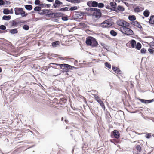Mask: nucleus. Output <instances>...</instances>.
<instances>
[{"mask_svg":"<svg viewBox=\"0 0 154 154\" xmlns=\"http://www.w3.org/2000/svg\"><path fill=\"white\" fill-rule=\"evenodd\" d=\"M125 22V21L123 20H119L117 21L116 23L118 25L121 26L123 28L124 26V23Z\"/></svg>","mask_w":154,"mask_h":154,"instance_id":"obj_19","label":"nucleus"},{"mask_svg":"<svg viewBox=\"0 0 154 154\" xmlns=\"http://www.w3.org/2000/svg\"><path fill=\"white\" fill-rule=\"evenodd\" d=\"M94 98L95 100L99 103L100 106H101L102 108L105 110V107L104 105V104L103 102L99 98V97L97 96L94 95Z\"/></svg>","mask_w":154,"mask_h":154,"instance_id":"obj_9","label":"nucleus"},{"mask_svg":"<svg viewBox=\"0 0 154 154\" xmlns=\"http://www.w3.org/2000/svg\"><path fill=\"white\" fill-rule=\"evenodd\" d=\"M81 2L79 0H72L71 3H79Z\"/></svg>","mask_w":154,"mask_h":154,"instance_id":"obj_46","label":"nucleus"},{"mask_svg":"<svg viewBox=\"0 0 154 154\" xmlns=\"http://www.w3.org/2000/svg\"><path fill=\"white\" fill-rule=\"evenodd\" d=\"M85 42L87 45L92 47H96L98 44L96 39L90 36L87 38Z\"/></svg>","mask_w":154,"mask_h":154,"instance_id":"obj_2","label":"nucleus"},{"mask_svg":"<svg viewBox=\"0 0 154 154\" xmlns=\"http://www.w3.org/2000/svg\"><path fill=\"white\" fill-rule=\"evenodd\" d=\"M3 13L4 14H8L10 13V11L8 8H5L4 9Z\"/></svg>","mask_w":154,"mask_h":154,"instance_id":"obj_34","label":"nucleus"},{"mask_svg":"<svg viewBox=\"0 0 154 154\" xmlns=\"http://www.w3.org/2000/svg\"><path fill=\"white\" fill-rule=\"evenodd\" d=\"M118 67L116 66H112V69L116 73Z\"/></svg>","mask_w":154,"mask_h":154,"instance_id":"obj_53","label":"nucleus"},{"mask_svg":"<svg viewBox=\"0 0 154 154\" xmlns=\"http://www.w3.org/2000/svg\"><path fill=\"white\" fill-rule=\"evenodd\" d=\"M24 7L26 10L30 11L32 9L33 7L31 5H26L24 6Z\"/></svg>","mask_w":154,"mask_h":154,"instance_id":"obj_29","label":"nucleus"},{"mask_svg":"<svg viewBox=\"0 0 154 154\" xmlns=\"http://www.w3.org/2000/svg\"><path fill=\"white\" fill-rule=\"evenodd\" d=\"M93 11L92 14L93 19L94 21H96L101 16L102 13L101 10L95 8Z\"/></svg>","mask_w":154,"mask_h":154,"instance_id":"obj_3","label":"nucleus"},{"mask_svg":"<svg viewBox=\"0 0 154 154\" xmlns=\"http://www.w3.org/2000/svg\"><path fill=\"white\" fill-rule=\"evenodd\" d=\"M109 116L111 117L109 112L108 111H106V118L107 119H109L110 118Z\"/></svg>","mask_w":154,"mask_h":154,"instance_id":"obj_36","label":"nucleus"},{"mask_svg":"<svg viewBox=\"0 0 154 154\" xmlns=\"http://www.w3.org/2000/svg\"><path fill=\"white\" fill-rule=\"evenodd\" d=\"M95 8H92L90 7L87 8H86V10L87 11H93L94 10Z\"/></svg>","mask_w":154,"mask_h":154,"instance_id":"obj_49","label":"nucleus"},{"mask_svg":"<svg viewBox=\"0 0 154 154\" xmlns=\"http://www.w3.org/2000/svg\"><path fill=\"white\" fill-rule=\"evenodd\" d=\"M148 51L151 54H153L154 52L153 49H148Z\"/></svg>","mask_w":154,"mask_h":154,"instance_id":"obj_56","label":"nucleus"},{"mask_svg":"<svg viewBox=\"0 0 154 154\" xmlns=\"http://www.w3.org/2000/svg\"><path fill=\"white\" fill-rule=\"evenodd\" d=\"M136 41L134 39L130 41V44L131 47L134 48L136 46Z\"/></svg>","mask_w":154,"mask_h":154,"instance_id":"obj_28","label":"nucleus"},{"mask_svg":"<svg viewBox=\"0 0 154 154\" xmlns=\"http://www.w3.org/2000/svg\"><path fill=\"white\" fill-rule=\"evenodd\" d=\"M60 42L59 41H55L51 43V45L53 47H56L60 46Z\"/></svg>","mask_w":154,"mask_h":154,"instance_id":"obj_20","label":"nucleus"},{"mask_svg":"<svg viewBox=\"0 0 154 154\" xmlns=\"http://www.w3.org/2000/svg\"><path fill=\"white\" fill-rule=\"evenodd\" d=\"M125 10V8L122 6L118 5L115 10V11L117 13L119 12L120 11H123Z\"/></svg>","mask_w":154,"mask_h":154,"instance_id":"obj_16","label":"nucleus"},{"mask_svg":"<svg viewBox=\"0 0 154 154\" xmlns=\"http://www.w3.org/2000/svg\"><path fill=\"white\" fill-rule=\"evenodd\" d=\"M150 48H153L152 47H151V46H154V42H150Z\"/></svg>","mask_w":154,"mask_h":154,"instance_id":"obj_60","label":"nucleus"},{"mask_svg":"<svg viewBox=\"0 0 154 154\" xmlns=\"http://www.w3.org/2000/svg\"><path fill=\"white\" fill-rule=\"evenodd\" d=\"M51 11L49 9H41L40 11H39L38 13L41 15H44L50 17H51Z\"/></svg>","mask_w":154,"mask_h":154,"instance_id":"obj_6","label":"nucleus"},{"mask_svg":"<svg viewBox=\"0 0 154 154\" xmlns=\"http://www.w3.org/2000/svg\"><path fill=\"white\" fill-rule=\"evenodd\" d=\"M101 45L103 47V48H106L107 47L106 45L103 43H101Z\"/></svg>","mask_w":154,"mask_h":154,"instance_id":"obj_59","label":"nucleus"},{"mask_svg":"<svg viewBox=\"0 0 154 154\" xmlns=\"http://www.w3.org/2000/svg\"><path fill=\"white\" fill-rule=\"evenodd\" d=\"M45 4H40V5H39V6H40L41 7V8H43L44 7H45Z\"/></svg>","mask_w":154,"mask_h":154,"instance_id":"obj_62","label":"nucleus"},{"mask_svg":"<svg viewBox=\"0 0 154 154\" xmlns=\"http://www.w3.org/2000/svg\"><path fill=\"white\" fill-rule=\"evenodd\" d=\"M129 26V23H128L125 21V22L124 23V26L127 27Z\"/></svg>","mask_w":154,"mask_h":154,"instance_id":"obj_54","label":"nucleus"},{"mask_svg":"<svg viewBox=\"0 0 154 154\" xmlns=\"http://www.w3.org/2000/svg\"><path fill=\"white\" fill-rule=\"evenodd\" d=\"M105 66L107 67L108 69H110L111 68V65L108 62H106L104 63Z\"/></svg>","mask_w":154,"mask_h":154,"instance_id":"obj_37","label":"nucleus"},{"mask_svg":"<svg viewBox=\"0 0 154 154\" xmlns=\"http://www.w3.org/2000/svg\"><path fill=\"white\" fill-rule=\"evenodd\" d=\"M6 29V26L4 25H1L0 26V29L2 30H5Z\"/></svg>","mask_w":154,"mask_h":154,"instance_id":"obj_50","label":"nucleus"},{"mask_svg":"<svg viewBox=\"0 0 154 154\" xmlns=\"http://www.w3.org/2000/svg\"><path fill=\"white\" fill-rule=\"evenodd\" d=\"M59 103L61 105L64 104L66 102V99L63 98H60V99L59 100Z\"/></svg>","mask_w":154,"mask_h":154,"instance_id":"obj_24","label":"nucleus"},{"mask_svg":"<svg viewBox=\"0 0 154 154\" xmlns=\"http://www.w3.org/2000/svg\"><path fill=\"white\" fill-rule=\"evenodd\" d=\"M123 29L124 32H121L126 35L129 36L132 35L134 34L133 31L129 28L125 26L123 27Z\"/></svg>","mask_w":154,"mask_h":154,"instance_id":"obj_7","label":"nucleus"},{"mask_svg":"<svg viewBox=\"0 0 154 154\" xmlns=\"http://www.w3.org/2000/svg\"><path fill=\"white\" fill-rule=\"evenodd\" d=\"M113 109L111 108L110 110H114L115 111H117V108L116 107V106H113Z\"/></svg>","mask_w":154,"mask_h":154,"instance_id":"obj_61","label":"nucleus"},{"mask_svg":"<svg viewBox=\"0 0 154 154\" xmlns=\"http://www.w3.org/2000/svg\"><path fill=\"white\" fill-rule=\"evenodd\" d=\"M116 73L117 74H119L120 76L122 75V71L119 69V68H118Z\"/></svg>","mask_w":154,"mask_h":154,"instance_id":"obj_42","label":"nucleus"},{"mask_svg":"<svg viewBox=\"0 0 154 154\" xmlns=\"http://www.w3.org/2000/svg\"><path fill=\"white\" fill-rule=\"evenodd\" d=\"M149 22V24L154 25V15L150 16Z\"/></svg>","mask_w":154,"mask_h":154,"instance_id":"obj_21","label":"nucleus"},{"mask_svg":"<svg viewBox=\"0 0 154 154\" xmlns=\"http://www.w3.org/2000/svg\"><path fill=\"white\" fill-rule=\"evenodd\" d=\"M131 24L140 29L142 28V26L139 24V22L137 21L131 22Z\"/></svg>","mask_w":154,"mask_h":154,"instance_id":"obj_17","label":"nucleus"},{"mask_svg":"<svg viewBox=\"0 0 154 154\" xmlns=\"http://www.w3.org/2000/svg\"><path fill=\"white\" fill-rule=\"evenodd\" d=\"M98 2L95 1H92V7H97Z\"/></svg>","mask_w":154,"mask_h":154,"instance_id":"obj_31","label":"nucleus"},{"mask_svg":"<svg viewBox=\"0 0 154 154\" xmlns=\"http://www.w3.org/2000/svg\"><path fill=\"white\" fill-rule=\"evenodd\" d=\"M23 29L25 30H28L29 29V27L28 25L25 24L23 26Z\"/></svg>","mask_w":154,"mask_h":154,"instance_id":"obj_38","label":"nucleus"},{"mask_svg":"<svg viewBox=\"0 0 154 154\" xmlns=\"http://www.w3.org/2000/svg\"><path fill=\"white\" fill-rule=\"evenodd\" d=\"M60 11H69V8L67 7L62 8L60 9L59 10Z\"/></svg>","mask_w":154,"mask_h":154,"instance_id":"obj_30","label":"nucleus"},{"mask_svg":"<svg viewBox=\"0 0 154 154\" xmlns=\"http://www.w3.org/2000/svg\"><path fill=\"white\" fill-rule=\"evenodd\" d=\"M51 6V5L50 4H45V7H46L48 8H49Z\"/></svg>","mask_w":154,"mask_h":154,"instance_id":"obj_64","label":"nucleus"},{"mask_svg":"<svg viewBox=\"0 0 154 154\" xmlns=\"http://www.w3.org/2000/svg\"><path fill=\"white\" fill-rule=\"evenodd\" d=\"M136 148L137 150L139 152H140L142 150L140 146V145H137Z\"/></svg>","mask_w":154,"mask_h":154,"instance_id":"obj_45","label":"nucleus"},{"mask_svg":"<svg viewBox=\"0 0 154 154\" xmlns=\"http://www.w3.org/2000/svg\"><path fill=\"white\" fill-rule=\"evenodd\" d=\"M110 34L113 36H116L117 35V33L114 30H111L110 31Z\"/></svg>","mask_w":154,"mask_h":154,"instance_id":"obj_32","label":"nucleus"},{"mask_svg":"<svg viewBox=\"0 0 154 154\" xmlns=\"http://www.w3.org/2000/svg\"><path fill=\"white\" fill-rule=\"evenodd\" d=\"M50 68V66H46V67H45L44 68V69L45 70V71H48V69Z\"/></svg>","mask_w":154,"mask_h":154,"instance_id":"obj_63","label":"nucleus"},{"mask_svg":"<svg viewBox=\"0 0 154 154\" xmlns=\"http://www.w3.org/2000/svg\"><path fill=\"white\" fill-rule=\"evenodd\" d=\"M92 1H90L87 2V5L89 7H92Z\"/></svg>","mask_w":154,"mask_h":154,"instance_id":"obj_47","label":"nucleus"},{"mask_svg":"<svg viewBox=\"0 0 154 154\" xmlns=\"http://www.w3.org/2000/svg\"><path fill=\"white\" fill-rule=\"evenodd\" d=\"M18 23L17 22L14 20H13L12 21V26H14L17 25Z\"/></svg>","mask_w":154,"mask_h":154,"instance_id":"obj_51","label":"nucleus"},{"mask_svg":"<svg viewBox=\"0 0 154 154\" xmlns=\"http://www.w3.org/2000/svg\"><path fill=\"white\" fill-rule=\"evenodd\" d=\"M34 10L35 11H38V12H39L41 11V7L39 6H36L34 8Z\"/></svg>","mask_w":154,"mask_h":154,"instance_id":"obj_33","label":"nucleus"},{"mask_svg":"<svg viewBox=\"0 0 154 154\" xmlns=\"http://www.w3.org/2000/svg\"><path fill=\"white\" fill-rule=\"evenodd\" d=\"M5 2L2 0H0V6L2 5H5Z\"/></svg>","mask_w":154,"mask_h":154,"instance_id":"obj_58","label":"nucleus"},{"mask_svg":"<svg viewBox=\"0 0 154 154\" xmlns=\"http://www.w3.org/2000/svg\"><path fill=\"white\" fill-rule=\"evenodd\" d=\"M62 20L64 21H67L68 20V17L67 15H66V16H62L61 17Z\"/></svg>","mask_w":154,"mask_h":154,"instance_id":"obj_40","label":"nucleus"},{"mask_svg":"<svg viewBox=\"0 0 154 154\" xmlns=\"http://www.w3.org/2000/svg\"><path fill=\"white\" fill-rule=\"evenodd\" d=\"M110 5L111 7V11H115L117 7L116 2H111L110 3Z\"/></svg>","mask_w":154,"mask_h":154,"instance_id":"obj_15","label":"nucleus"},{"mask_svg":"<svg viewBox=\"0 0 154 154\" xmlns=\"http://www.w3.org/2000/svg\"><path fill=\"white\" fill-rule=\"evenodd\" d=\"M70 135L72 138L76 141L79 139L81 136V133L79 131L72 130L70 131Z\"/></svg>","mask_w":154,"mask_h":154,"instance_id":"obj_4","label":"nucleus"},{"mask_svg":"<svg viewBox=\"0 0 154 154\" xmlns=\"http://www.w3.org/2000/svg\"><path fill=\"white\" fill-rule=\"evenodd\" d=\"M128 19L130 21H133L136 20V17L134 15H129L128 16Z\"/></svg>","mask_w":154,"mask_h":154,"instance_id":"obj_26","label":"nucleus"},{"mask_svg":"<svg viewBox=\"0 0 154 154\" xmlns=\"http://www.w3.org/2000/svg\"><path fill=\"white\" fill-rule=\"evenodd\" d=\"M146 49H141L140 50V52L142 54H145L146 53Z\"/></svg>","mask_w":154,"mask_h":154,"instance_id":"obj_52","label":"nucleus"},{"mask_svg":"<svg viewBox=\"0 0 154 154\" xmlns=\"http://www.w3.org/2000/svg\"><path fill=\"white\" fill-rule=\"evenodd\" d=\"M51 17L54 18H58L62 17L64 14L62 12H56L53 13L51 11Z\"/></svg>","mask_w":154,"mask_h":154,"instance_id":"obj_10","label":"nucleus"},{"mask_svg":"<svg viewBox=\"0 0 154 154\" xmlns=\"http://www.w3.org/2000/svg\"><path fill=\"white\" fill-rule=\"evenodd\" d=\"M9 32L12 34L13 35L15 34H17L18 32V31L17 29L16 28H14L12 29H8Z\"/></svg>","mask_w":154,"mask_h":154,"instance_id":"obj_22","label":"nucleus"},{"mask_svg":"<svg viewBox=\"0 0 154 154\" xmlns=\"http://www.w3.org/2000/svg\"><path fill=\"white\" fill-rule=\"evenodd\" d=\"M138 99L141 103L145 104L149 103L154 101V98L150 100H145L138 98Z\"/></svg>","mask_w":154,"mask_h":154,"instance_id":"obj_11","label":"nucleus"},{"mask_svg":"<svg viewBox=\"0 0 154 154\" xmlns=\"http://www.w3.org/2000/svg\"><path fill=\"white\" fill-rule=\"evenodd\" d=\"M143 14L144 16L146 17H149L150 14V12L147 10L146 9L143 12Z\"/></svg>","mask_w":154,"mask_h":154,"instance_id":"obj_25","label":"nucleus"},{"mask_svg":"<svg viewBox=\"0 0 154 154\" xmlns=\"http://www.w3.org/2000/svg\"><path fill=\"white\" fill-rule=\"evenodd\" d=\"M151 136V135L150 133H147L146 136V137L147 139H149L150 138Z\"/></svg>","mask_w":154,"mask_h":154,"instance_id":"obj_55","label":"nucleus"},{"mask_svg":"<svg viewBox=\"0 0 154 154\" xmlns=\"http://www.w3.org/2000/svg\"><path fill=\"white\" fill-rule=\"evenodd\" d=\"M120 137V133L117 130H115L111 132V138H115L116 139H118Z\"/></svg>","mask_w":154,"mask_h":154,"instance_id":"obj_8","label":"nucleus"},{"mask_svg":"<svg viewBox=\"0 0 154 154\" xmlns=\"http://www.w3.org/2000/svg\"><path fill=\"white\" fill-rule=\"evenodd\" d=\"M97 4V7L99 8H102L104 6V4L102 3H98Z\"/></svg>","mask_w":154,"mask_h":154,"instance_id":"obj_41","label":"nucleus"},{"mask_svg":"<svg viewBox=\"0 0 154 154\" xmlns=\"http://www.w3.org/2000/svg\"><path fill=\"white\" fill-rule=\"evenodd\" d=\"M111 19L106 20L101 24H107V25H105V27H110L112 25V22H111Z\"/></svg>","mask_w":154,"mask_h":154,"instance_id":"obj_13","label":"nucleus"},{"mask_svg":"<svg viewBox=\"0 0 154 154\" xmlns=\"http://www.w3.org/2000/svg\"><path fill=\"white\" fill-rule=\"evenodd\" d=\"M51 56H52V57H57V56H60V55H58L57 54H51Z\"/></svg>","mask_w":154,"mask_h":154,"instance_id":"obj_57","label":"nucleus"},{"mask_svg":"<svg viewBox=\"0 0 154 154\" xmlns=\"http://www.w3.org/2000/svg\"><path fill=\"white\" fill-rule=\"evenodd\" d=\"M40 0H35L34 2V4L36 5H40Z\"/></svg>","mask_w":154,"mask_h":154,"instance_id":"obj_48","label":"nucleus"},{"mask_svg":"<svg viewBox=\"0 0 154 154\" xmlns=\"http://www.w3.org/2000/svg\"><path fill=\"white\" fill-rule=\"evenodd\" d=\"M75 12L76 13L75 14V17H76V19H80V17H79V16L80 17L82 15H84L85 14V13L84 12H81L80 11H75Z\"/></svg>","mask_w":154,"mask_h":154,"instance_id":"obj_18","label":"nucleus"},{"mask_svg":"<svg viewBox=\"0 0 154 154\" xmlns=\"http://www.w3.org/2000/svg\"><path fill=\"white\" fill-rule=\"evenodd\" d=\"M134 10V11L135 12H136L138 13L141 11L140 10L139 8L138 7L135 8Z\"/></svg>","mask_w":154,"mask_h":154,"instance_id":"obj_44","label":"nucleus"},{"mask_svg":"<svg viewBox=\"0 0 154 154\" xmlns=\"http://www.w3.org/2000/svg\"><path fill=\"white\" fill-rule=\"evenodd\" d=\"M15 14L16 15L20 14L23 17H25L28 14L26 13L25 11H23L22 8L16 7L14 8Z\"/></svg>","mask_w":154,"mask_h":154,"instance_id":"obj_5","label":"nucleus"},{"mask_svg":"<svg viewBox=\"0 0 154 154\" xmlns=\"http://www.w3.org/2000/svg\"><path fill=\"white\" fill-rule=\"evenodd\" d=\"M50 64L58 66V67H60V69L63 70L62 72L63 73L66 72V74L67 75H69L68 72L69 71L73 69H76L77 68L76 67L65 63L58 64L55 63H50L49 65Z\"/></svg>","mask_w":154,"mask_h":154,"instance_id":"obj_1","label":"nucleus"},{"mask_svg":"<svg viewBox=\"0 0 154 154\" xmlns=\"http://www.w3.org/2000/svg\"><path fill=\"white\" fill-rule=\"evenodd\" d=\"M141 43L140 42H138L137 44L136 43V45L135 46V48H141Z\"/></svg>","mask_w":154,"mask_h":154,"instance_id":"obj_39","label":"nucleus"},{"mask_svg":"<svg viewBox=\"0 0 154 154\" xmlns=\"http://www.w3.org/2000/svg\"><path fill=\"white\" fill-rule=\"evenodd\" d=\"M89 63L88 62L86 63H79V66L78 65V62L77 60H75L74 62V65L75 66H80L81 67H83L85 66H87L89 65Z\"/></svg>","mask_w":154,"mask_h":154,"instance_id":"obj_12","label":"nucleus"},{"mask_svg":"<svg viewBox=\"0 0 154 154\" xmlns=\"http://www.w3.org/2000/svg\"><path fill=\"white\" fill-rule=\"evenodd\" d=\"M63 4L62 2L60 1L59 0H55V3L53 4V6L55 8H59L60 5H61Z\"/></svg>","mask_w":154,"mask_h":154,"instance_id":"obj_14","label":"nucleus"},{"mask_svg":"<svg viewBox=\"0 0 154 154\" xmlns=\"http://www.w3.org/2000/svg\"><path fill=\"white\" fill-rule=\"evenodd\" d=\"M11 18L10 15H4L3 16L2 19L5 20H9Z\"/></svg>","mask_w":154,"mask_h":154,"instance_id":"obj_27","label":"nucleus"},{"mask_svg":"<svg viewBox=\"0 0 154 154\" xmlns=\"http://www.w3.org/2000/svg\"><path fill=\"white\" fill-rule=\"evenodd\" d=\"M59 59H60L61 60H67V59H72L73 60H74V59L72 58H69L67 57H59Z\"/></svg>","mask_w":154,"mask_h":154,"instance_id":"obj_35","label":"nucleus"},{"mask_svg":"<svg viewBox=\"0 0 154 154\" xmlns=\"http://www.w3.org/2000/svg\"><path fill=\"white\" fill-rule=\"evenodd\" d=\"M77 9H78V7L77 6H73V7L70 8L69 10L71 11H74L75 10H76Z\"/></svg>","mask_w":154,"mask_h":154,"instance_id":"obj_43","label":"nucleus"},{"mask_svg":"<svg viewBox=\"0 0 154 154\" xmlns=\"http://www.w3.org/2000/svg\"><path fill=\"white\" fill-rule=\"evenodd\" d=\"M109 141L111 143H113L115 145H116V143H120V140L118 139H110Z\"/></svg>","mask_w":154,"mask_h":154,"instance_id":"obj_23","label":"nucleus"}]
</instances>
